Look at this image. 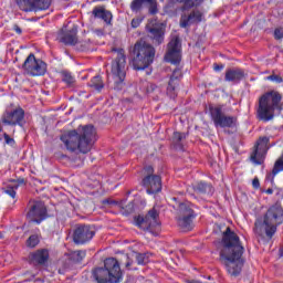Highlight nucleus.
<instances>
[{
  "mask_svg": "<svg viewBox=\"0 0 283 283\" xmlns=\"http://www.w3.org/2000/svg\"><path fill=\"white\" fill-rule=\"evenodd\" d=\"M39 242H40L39 234H32L27 240V247H29L30 249H34V247H36Z\"/></svg>",
  "mask_w": 283,
  "mask_h": 283,
  "instance_id": "36",
  "label": "nucleus"
},
{
  "mask_svg": "<svg viewBox=\"0 0 283 283\" xmlns=\"http://www.w3.org/2000/svg\"><path fill=\"white\" fill-rule=\"evenodd\" d=\"M50 258L48 250H38L35 253L31 254V262L33 264H45Z\"/></svg>",
  "mask_w": 283,
  "mask_h": 283,
  "instance_id": "26",
  "label": "nucleus"
},
{
  "mask_svg": "<svg viewBox=\"0 0 283 283\" xmlns=\"http://www.w3.org/2000/svg\"><path fill=\"white\" fill-rule=\"evenodd\" d=\"M24 180L20 179L18 181L13 180L11 185H9V188L13 189V191H17L19 189L20 185H23Z\"/></svg>",
  "mask_w": 283,
  "mask_h": 283,
  "instance_id": "40",
  "label": "nucleus"
},
{
  "mask_svg": "<svg viewBox=\"0 0 283 283\" xmlns=\"http://www.w3.org/2000/svg\"><path fill=\"white\" fill-rule=\"evenodd\" d=\"M86 253L83 250H77L69 253V260L72 262H82V260L85 258Z\"/></svg>",
  "mask_w": 283,
  "mask_h": 283,
  "instance_id": "31",
  "label": "nucleus"
},
{
  "mask_svg": "<svg viewBox=\"0 0 283 283\" xmlns=\"http://www.w3.org/2000/svg\"><path fill=\"white\" fill-rule=\"evenodd\" d=\"M140 25V19L136 18L132 20V28H138Z\"/></svg>",
  "mask_w": 283,
  "mask_h": 283,
  "instance_id": "45",
  "label": "nucleus"
},
{
  "mask_svg": "<svg viewBox=\"0 0 283 283\" xmlns=\"http://www.w3.org/2000/svg\"><path fill=\"white\" fill-rule=\"evenodd\" d=\"M17 4L23 12H39L48 10L52 6V0H17Z\"/></svg>",
  "mask_w": 283,
  "mask_h": 283,
  "instance_id": "13",
  "label": "nucleus"
},
{
  "mask_svg": "<svg viewBox=\"0 0 283 283\" xmlns=\"http://www.w3.org/2000/svg\"><path fill=\"white\" fill-rule=\"evenodd\" d=\"M280 171H283V157H280L274 164V167L272 169V178H271L272 181H273V178H275V176L280 174Z\"/></svg>",
  "mask_w": 283,
  "mask_h": 283,
  "instance_id": "35",
  "label": "nucleus"
},
{
  "mask_svg": "<svg viewBox=\"0 0 283 283\" xmlns=\"http://www.w3.org/2000/svg\"><path fill=\"white\" fill-rule=\"evenodd\" d=\"M93 277L97 283H118L123 277L120 263L114 258L104 261V268H97L93 271Z\"/></svg>",
  "mask_w": 283,
  "mask_h": 283,
  "instance_id": "5",
  "label": "nucleus"
},
{
  "mask_svg": "<svg viewBox=\"0 0 283 283\" xmlns=\"http://www.w3.org/2000/svg\"><path fill=\"white\" fill-rule=\"evenodd\" d=\"M268 81H272L273 83H282L283 78L280 75L272 74L266 77Z\"/></svg>",
  "mask_w": 283,
  "mask_h": 283,
  "instance_id": "39",
  "label": "nucleus"
},
{
  "mask_svg": "<svg viewBox=\"0 0 283 283\" xmlns=\"http://www.w3.org/2000/svg\"><path fill=\"white\" fill-rule=\"evenodd\" d=\"M90 87H93V90L101 92V90H103V87H105V84L103 83V80L101 78V76L97 75L92 78V81L90 83Z\"/></svg>",
  "mask_w": 283,
  "mask_h": 283,
  "instance_id": "34",
  "label": "nucleus"
},
{
  "mask_svg": "<svg viewBox=\"0 0 283 283\" xmlns=\"http://www.w3.org/2000/svg\"><path fill=\"white\" fill-rule=\"evenodd\" d=\"M46 213L48 210L45 209V205L41 201H34L30 206L27 218L30 220V222H36V224H41Z\"/></svg>",
  "mask_w": 283,
  "mask_h": 283,
  "instance_id": "18",
  "label": "nucleus"
},
{
  "mask_svg": "<svg viewBox=\"0 0 283 283\" xmlns=\"http://www.w3.org/2000/svg\"><path fill=\"white\" fill-rule=\"evenodd\" d=\"M271 178V175L268 176V179Z\"/></svg>",
  "mask_w": 283,
  "mask_h": 283,
  "instance_id": "53",
  "label": "nucleus"
},
{
  "mask_svg": "<svg viewBox=\"0 0 283 283\" xmlns=\"http://www.w3.org/2000/svg\"><path fill=\"white\" fill-rule=\"evenodd\" d=\"M23 70L29 76H43L48 72V64L31 53L23 63Z\"/></svg>",
  "mask_w": 283,
  "mask_h": 283,
  "instance_id": "10",
  "label": "nucleus"
},
{
  "mask_svg": "<svg viewBox=\"0 0 283 283\" xmlns=\"http://www.w3.org/2000/svg\"><path fill=\"white\" fill-rule=\"evenodd\" d=\"M281 255H283V250H281Z\"/></svg>",
  "mask_w": 283,
  "mask_h": 283,
  "instance_id": "52",
  "label": "nucleus"
},
{
  "mask_svg": "<svg viewBox=\"0 0 283 283\" xmlns=\"http://www.w3.org/2000/svg\"><path fill=\"white\" fill-rule=\"evenodd\" d=\"M180 78H182V71L180 69H176L170 76L167 87V94L170 98H176V96H178L177 90Z\"/></svg>",
  "mask_w": 283,
  "mask_h": 283,
  "instance_id": "21",
  "label": "nucleus"
},
{
  "mask_svg": "<svg viewBox=\"0 0 283 283\" xmlns=\"http://www.w3.org/2000/svg\"><path fill=\"white\" fill-rule=\"evenodd\" d=\"M77 29L75 27L67 30V27L62 29L59 39L61 43H64L65 45H76V42L78 41V38H76Z\"/></svg>",
  "mask_w": 283,
  "mask_h": 283,
  "instance_id": "23",
  "label": "nucleus"
},
{
  "mask_svg": "<svg viewBox=\"0 0 283 283\" xmlns=\"http://www.w3.org/2000/svg\"><path fill=\"white\" fill-rule=\"evenodd\" d=\"M168 63H180L182 59V44H180V38L175 36L168 43V51L165 55Z\"/></svg>",
  "mask_w": 283,
  "mask_h": 283,
  "instance_id": "14",
  "label": "nucleus"
},
{
  "mask_svg": "<svg viewBox=\"0 0 283 283\" xmlns=\"http://www.w3.org/2000/svg\"><path fill=\"white\" fill-rule=\"evenodd\" d=\"M195 192L196 193H207L208 196H211V193H213V187H211V185L209 184H205V182H198L195 187Z\"/></svg>",
  "mask_w": 283,
  "mask_h": 283,
  "instance_id": "27",
  "label": "nucleus"
},
{
  "mask_svg": "<svg viewBox=\"0 0 283 283\" xmlns=\"http://www.w3.org/2000/svg\"><path fill=\"white\" fill-rule=\"evenodd\" d=\"M274 39L280 41V39H283V28H277L274 30Z\"/></svg>",
  "mask_w": 283,
  "mask_h": 283,
  "instance_id": "41",
  "label": "nucleus"
},
{
  "mask_svg": "<svg viewBox=\"0 0 283 283\" xmlns=\"http://www.w3.org/2000/svg\"><path fill=\"white\" fill-rule=\"evenodd\" d=\"M252 186L254 187V189H259L260 188V179L254 178L252 181Z\"/></svg>",
  "mask_w": 283,
  "mask_h": 283,
  "instance_id": "47",
  "label": "nucleus"
},
{
  "mask_svg": "<svg viewBox=\"0 0 283 283\" xmlns=\"http://www.w3.org/2000/svg\"><path fill=\"white\" fill-rule=\"evenodd\" d=\"M243 253L244 247H242L240 237L231 231V228H227L221 241L220 260L230 275H240L244 264Z\"/></svg>",
  "mask_w": 283,
  "mask_h": 283,
  "instance_id": "1",
  "label": "nucleus"
},
{
  "mask_svg": "<svg viewBox=\"0 0 283 283\" xmlns=\"http://www.w3.org/2000/svg\"><path fill=\"white\" fill-rule=\"evenodd\" d=\"M213 70H214V72H220L221 70H224V65L223 64H214Z\"/></svg>",
  "mask_w": 283,
  "mask_h": 283,
  "instance_id": "46",
  "label": "nucleus"
},
{
  "mask_svg": "<svg viewBox=\"0 0 283 283\" xmlns=\"http://www.w3.org/2000/svg\"><path fill=\"white\" fill-rule=\"evenodd\" d=\"M3 132V124L0 122V133Z\"/></svg>",
  "mask_w": 283,
  "mask_h": 283,
  "instance_id": "51",
  "label": "nucleus"
},
{
  "mask_svg": "<svg viewBox=\"0 0 283 283\" xmlns=\"http://www.w3.org/2000/svg\"><path fill=\"white\" fill-rule=\"evenodd\" d=\"M269 150V137H261L255 145L254 151L250 156V160L254 165H262L264 163V156Z\"/></svg>",
  "mask_w": 283,
  "mask_h": 283,
  "instance_id": "16",
  "label": "nucleus"
},
{
  "mask_svg": "<svg viewBox=\"0 0 283 283\" xmlns=\"http://www.w3.org/2000/svg\"><path fill=\"white\" fill-rule=\"evenodd\" d=\"M112 202L109 201V199H106L103 201V205H111Z\"/></svg>",
  "mask_w": 283,
  "mask_h": 283,
  "instance_id": "50",
  "label": "nucleus"
},
{
  "mask_svg": "<svg viewBox=\"0 0 283 283\" xmlns=\"http://www.w3.org/2000/svg\"><path fill=\"white\" fill-rule=\"evenodd\" d=\"M265 193H268L269 196H271L273 193V189L269 188L268 190H265Z\"/></svg>",
  "mask_w": 283,
  "mask_h": 283,
  "instance_id": "49",
  "label": "nucleus"
},
{
  "mask_svg": "<svg viewBox=\"0 0 283 283\" xmlns=\"http://www.w3.org/2000/svg\"><path fill=\"white\" fill-rule=\"evenodd\" d=\"M244 76H247V74L242 69H238V67L228 69L226 71L224 81H227L228 83H240V81H242Z\"/></svg>",
  "mask_w": 283,
  "mask_h": 283,
  "instance_id": "25",
  "label": "nucleus"
},
{
  "mask_svg": "<svg viewBox=\"0 0 283 283\" xmlns=\"http://www.w3.org/2000/svg\"><path fill=\"white\" fill-rule=\"evenodd\" d=\"M156 49L144 40L138 41L132 51V63L134 70H147L154 63Z\"/></svg>",
  "mask_w": 283,
  "mask_h": 283,
  "instance_id": "4",
  "label": "nucleus"
},
{
  "mask_svg": "<svg viewBox=\"0 0 283 283\" xmlns=\"http://www.w3.org/2000/svg\"><path fill=\"white\" fill-rule=\"evenodd\" d=\"M135 224L144 231H148L155 238L160 234V222L158 221V210L156 208L149 210L145 217L135 218Z\"/></svg>",
  "mask_w": 283,
  "mask_h": 283,
  "instance_id": "7",
  "label": "nucleus"
},
{
  "mask_svg": "<svg viewBox=\"0 0 283 283\" xmlns=\"http://www.w3.org/2000/svg\"><path fill=\"white\" fill-rule=\"evenodd\" d=\"M147 2L148 0H133L130 3V10H133V12H140L143 8H147Z\"/></svg>",
  "mask_w": 283,
  "mask_h": 283,
  "instance_id": "29",
  "label": "nucleus"
},
{
  "mask_svg": "<svg viewBox=\"0 0 283 283\" xmlns=\"http://www.w3.org/2000/svg\"><path fill=\"white\" fill-rule=\"evenodd\" d=\"M266 222L272 227V231H277V224L283 222V208L280 203L272 206L264 216Z\"/></svg>",
  "mask_w": 283,
  "mask_h": 283,
  "instance_id": "17",
  "label": "nucleus"
},
{
  "mask_svg": "<svg viewBox=\"0 0 283 283\" xmlns=\"http://www.w3.org/2000/svg\"><path fill=\"white\" fill-rule=\"evenodd\" d=\"M158 90V86L156 84L148 83L146 92L147 94H154V92Z\"/></svg>",
  "mask_w": 283,
  "mask_h": 283,
  "instance_id": "43",
  "label": "nucleus"
},
{
  "mask_svg": "<svg viewBox=\"0 0 283 283\" xmlns=\"http://www.w3.org/2000/svg\"><path fill=\"white\" fill-rule=\"evenodd\" d=\"M178 211V227L181 231H191L193 229V218H196L191 203H179Z\"/></svg>",
  "mask_w": 283,
  "mask_h": 283,
  "instance_id": "9",
  "label": "nucleus"
},
{
  "mask_svg": "<svg viewBox=\"0 0 283 283\" xmlns=\"http://www.w3.org/2000/svg\"><path fill=\"white\" fill-rule=\"evenodd\" d=\"M283 109L282 94L277 91H269L260 96L256 116L259 120L269 123L275 118Z\"/></svg>",
  "mask_w": 283,
  "mask_h": 283,
  "instance_id": "3",
  "label": "nucleus"
},
{
  "mask_svg": "<svg viewBox=\"0 0 283 283\" xmlns=\"http://www.w3.org/2000/svg\"><path fill=\"white\" fill-rule=\"evenodd\" d=\"M62 81L67 85H74L75 82L74 76H72V73L67 71L62 72Z\"/></svg>",
  "mask_w": 283,
  "mask_h": 283,
  "instance_id": "37",
  "label": "nucleus"
},
{
  "mask_svg": "<svg viewBox=\"0 0 283 283\" xmlns=\"http://www.w3.org/2000/svg\"><path fill=\"white\" fill-rule=\"evenodd\" d=\"M210 116L213 120L214 127L233 129L238 125V117L227 115L222 106H210Z\"/></svg>",
  "mask_w": 283,
  "mask_h": 283,
  "instance_id": "8",
  "label": "nucleus"
},
{
  "mask_svg": "<svg viewBox=\"0 0 283 283\" xmlns=\"http://www.w3.org/2000/svg\"><path fill=\"white\" fill-rule=\"evenodd\" d=\"M254 233L260 238H264L268 235L270 239L275 235V231H273V227L265 219H258L254 223Z\"/></svg>",
  "mask_w": 283,
  "mask_h": 283,
  "instance_id": "20",
  "label": "nucleus"
},
{
  "mask_svg": "<svg viewBox=\"0 0 283 283\" xmlns=\"http://www.w3.org/2000/svg\"><path fill=\"white\" fill-rule=\"evenodd\" d=\"M23 118H25V112L19 107L13 111H6L2 115V123L4 125H23Z\"/></svg>",
  "mask_w": 283,
  "mask_h": 283,
  "instance_id": "19",
  "label": "nucleus"
},
{
  "mask_svg": "<svg viewBox=\"0 0 283 283\" xmlns=\"http://www.w3.org/2000/svg\"><path fill=\"white\" fill-rule=\"evenodd\" d=\"M146 32L153 45H163L165 43V24L149 22L146 25Z\"/></svg>",
  "mask_w": 283,
  "mask_h": 283,
  "instance_id": "12",
  "label": "nucleus"
},
{
  "mask_svg": "<svg viewBox=\"0 0 283 283\" xmlns=\"http://www.w3.org/2000/svg\"><path fill=\"white\" fill-rule=\"evenodd\" d=\"M4 193H8V196H10L11 198L17 197V191H14V189L10 188V186H8V188L4 190Z\"/></svg>",
  "mask_w": 283,
  "mask_h": 283,
  "instance_id": "44",
  "label": "nucleus"
},
{
  "mask_svg": "<svg viewBox=\"0 0 283 283\" xmlns=\"http://www.w3.org/2000/svg\"><path fill=\"white\" fill-rule=\"evenodd\" d=\"M112 76L115 90H123L125 77L127 76V57L123 49L117 51V55L112 63Z\"/></svg>",
  "mask_w": 283,
  "mask_h": 283,
  "instance_id": "6",
  "label": "nucleus"
},
{
  "mask_svg": "<svg viewBox=\"0 0 283 283\" xmlns=\"http://www.w3.org/2000/svg\"><path fill=\"white\" fill-rule=\"evenodd\" d=\"M187 138V133L175 132L172 135V143L182 149V142Z\"/></svg>",
  "mask_w": 283,
  "mask_h": 283,
  "instance_id": "30",
  "label": "nucleus"
},
{
  "mask_svg": "<svg viewBox=\"0 0 283 283\" xmlns=\"http://www.w3.org/2000/svg\"><path fill=\"white\" fill-rule=\"evenodd\" d=\"M146 177L143 179V185L147 189V193H158L163 189V180L160 176L154 175V167L146 166L144 169Z\"/></svg>",
  "mask_w": 283,
  "mask_h": 283,
  "instance_id": "11",
  "label": "nucleus"
},
{
  "mask_svg": "<svg viewBox=\"0 0 283 283\" xmlns=\"http://www.w3.org/2000/svg\"><path fill=\"white\" fill-rule=\"evenodd\" d=\"M6 145L14 146V138L10 137L7 133L3 134Z\"/></svg>",
  "mask_w": 283,
  "mask_h": 283,
  "instance_id": "42",
  "label": "nucleus"
},
{
  "mask_svg": "<svg viewBox=\"0 0 283 283\" xmlns=\"http://www.w3.org/2000/svg\"><path fill=\"white\" fill-rule=\"evenodd\" d=\"M130 258H135L137 264H147L149 262V256H147V254L138 253L136 251L132 252Z\"/></svg>",
  "mask_w": 283,
  "mask_h": 283,
  "instance_id": "33",
  "label": "nucleus"
},
{
  "mask_svg": "<svg viewBox=\"0 0 283 283\" xmlns=\"http://www.w3.org/2000/svg\"><path fill=\"white\" fill-rule=\"evenodd\" d=\"M120 264H124L127 271H132V269H136L134 264H136V258H132V252L128 254H124L119 260Z\"/></svg>",
  "mask_w": 283,
  "mask_h": 283,
  "instance_id": "28",
  "label": "nucleus"
},
{
  "mask_svg": "<svg viewBox=\"0 0 283 283\" xmlns=\"http://www.w3.org/2000/svg\"><path fill=\"white\" fill-rule=\"evenodd\" d=\"M184 3L182 10H189L190 8H198L205 0H178Z\"/></svg>",
  "mask_w": 283,
  "mask_h": 283,
  "instance_id": "32",
  "label": "nucleus"
},
{
  "mask_svg": "<svg viewBox=\"0 0 283 283\" xmlns=\"http://www.w3.org/2000/svg\"><path fill=\"white\" fill-rule=\"evenodd\" d=\"M202 21V12L198 9L192 10L189 14L184 13L180 18V28H189L193 23Z\"/></svg>",
  "mask_w": 283,
  "mask_h": 283,
  "instance_id": "22",
  "label": "nucleus"
},
{
  "mask_svg": "<svg viewBox=\"0 0 283 283\" xmlns=\"http://www.w3.org/2000/svg\"><path fill=\"white\" fill-rule=\"evenodd\" d=\"M60 140L69 151H80L87 154L96 140V129L92 125L78 127L76 130L64 133Z\"/></svg>",
  "mask_w": 283,
  "mask_h": 283,
  "instance_id": "2",
  "label": "nucleus"
},
{
  "mask_svg": "<svg viewBox=\"0 0 283 283\" xmlns=\"http://www.w3.org/2000/svg\"><path fill=\"white\" fill-rule=\"evenodd\" d=\"M13 30L17 32V34H21V32H22L20 27L17 24L13 27Z\"/></svg>",
  "mask_w": 283,
  "mask_h": 283,
  "instance_id": "48",
  "label": "nucleus"
},
{
  "mask_svg": "<svg viewBox=\"0 0 283 283\" xmlns=\"http://www.w3.org/2000/svg\"><path fill=\"white\" fill-rule=\"evenodd\" d=\"M94 235L95 232L92 227L87 224H80L76 226L73 231V241L75 244H85V242H90Z\"/></svg>",
  "mask_w": 283,
  "mask_h": 283,
  "instance_id": "15",
  "label": "nucleus"
},
{
  "mask_svg": "<svg viewBox=\"0 0 283 283\" xmlns=\"http://www.w3.org/2000/svg\"><path fill=\"white\" fill-rule=\"evenodd\" d=\"M92 14L95 19H102L106 25H112V19H114V15L112 14V11L105 9V7H95Z\"/></svg>",
  "mask_w": 283,
  "mask_h": 283,
  "instance_id": "24",
  "label": "nucleus"
},
{
  "mask_svg": "<svg viewBox=\"0 0 283 283\" xmlns=\"http://www.w3.org/2000/svg\"><path fill=\"white\" fill-rule=\"evenodd\" d=\"M146 8H148L150 14H156L158 12V3L156 0H147Z\"/></svg>",
  "mask_w": 283,
  "mask_h": 283,
  "instance_id": "38",
  "label": "nucleus"
}]
</instances>
